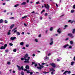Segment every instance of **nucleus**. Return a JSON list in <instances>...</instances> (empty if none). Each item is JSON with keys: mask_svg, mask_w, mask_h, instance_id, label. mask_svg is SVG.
<instances>
[{"mask_svg": "<svg viewBox=\"0 0 75 75\" xmlns=\"http://www.w3.org/2000/svg\"><path fill=\"white\" fill-rule=\"evenodd\" d=\"M26 4V2H23V3L21 4V5H25Z\"/></svg>", "mask_w": 75, "mask_h": 75, "instance_id": "obj_14", "label": "nucleus"}, {"mask_svg": "<svg viewBox=\"0 0 75 75\" xmlns=\"http://www.w3.org/2000/svg\"><path fill=\"white\" fill-rule=\"evenodd\" d=\"M17 30H15V31H14L13 33H16V34H17V35H20V32L17 31Z\"/></svg>", "mask_w": 75, "mask_h": 75, "instance_id": "obj_2", "label": "nucleus"}, {"mask_svg": "<svg viewBox=\"0 0 75 75\" xmlns=\"http://www.w3.org/2000/svg\"><path fill=\"white\" fill-rule=\"evenodd\" d=\"M17 27H16L14 29H13L12 30V31H14V30H16V29H17Z\"/></svg>", "mask_w": 75, "mask_h": 75, "instance_id": "obj_36", "label": "nucleus"}, {"mask_svg": "<svg viewBox=\"0 0 75 75\" xmlns=\"http://www.w3.org/2000/svg\"><path fill=\"white\" fill-rule=\"evenodd\" d=\"M26 47H29V45H28V44H27L26 45Z\"/></svg>", "mask_w": 75, "mask_h": 75, "instance_id": "obj_50", "label": "nucleus"}, {"mask_svg": "<svg viewBox=\"0 0 75 75\" xmlns=\"http://www.w3.org/2000/svg\"><path fill=\"white\" fill-rule=\"evenodd\" d=\"M10 31H11V30H9V31L8 32L7 35H10V34H11V33H10Z\"/></svg>", "mask_w": 75, "mask_h": 75, "instance_id": "obj_12", "label": "nucleus"}, {"mask_svg": "<svg viewBox=\"0 0 75 75\" xmlns=\"http://www.w3.org/2000/svg\"><path fill=\"white\" fill-rule=\"evenodd\" d=\"M10 64H11V63H10V62H7V64H8V65H10Z\"/></svg>", "mask_w": 75, "mask_h": 75, "instance_id": "obj_40", "label": "nucleus"}, {"mask_svg": "<svg viewBox=\"0 0 75 75\" xmlns=\"http://www.w3.org/2000/svg\"><path fill=\"white\" fill-rule=\"evenodd\" d=\"M50 65H51L52 67H53V68H55L56 67L55 64H54V63H52V64H50Z\"/></svg>", "mask_w": 75, "mask_h": 75, "instance_id": "obj_5", "label": "nucleus"}, {"mask_svg": "<svg viewBox=\"0 0 75 75\" xmlns=\"http://www.w3.org/2000/svg\"><path fill=\"white\" fill-rule=\"evenodd\" d=\"M17 67H18V70L19 71L21 70V68H20V67L18 66V65H17Z\"/></svg>", "mask_w": 75, "mask_h": 75, "instance_id": "obj_16", "label": "nucleus"}, {"mask_svg": "<svg viewBox=\"0 0 75 75\" xmlns=\"http://www.w3.org/2000/svg\"><path fill=\"white\" fill-rule=\"evenodd\" d=\"M73 8H75V5L73 6Z\"/></svg>", "mask_w": 75, "mask_h": 75, "instance_id": "obj_63", "label": "nucleus"}, {"mask_svg": "<svg viewBox=\"0 0 75 75\" xmlns=\"http://www.w3.org/2000/svg\"><path fill=\"white\" fill-rule=\"evenodd\" d=\"M3 23V19L0 20V23Z\"/></svg>", "mask_w": 75, "mask_h": 75, "instance_id": "obj_18", "label": "nucleus"}, {"mask_svg": "<svg viewBox=\"0 0 75 75\" xmlns=\"http://www.w3.org/2000/svg\"><path fill=\"white\" fill-rule=\"evenodd\" d=\"M29 59H30V57H28V61H29Z\"/></svg>", "mask_w": 75, "mask_h": 75, "instance_id": "obj_58", "label": "nucleus"}, {"mask_svg": "<svg viewBox=\"0 0 75 75\" xmlns=\"http://www.w3.org/2000/svg\"><path fill=\"white\" fill-rule=\"evenodd\" d=\"M34 64H35V62H32L31 65H33Z\"/></svg>", "mask_w": 75, "mask_h": 75, "instance_id": "obj_45", "label": "nucleus"}, {"mask_svg": "<svg viewBox=\"0 0 75 75\" xmlns=\"http://www.w3.org/2000/svg\"><path fill=\"white\" fill-rule=\"evenodd\" d=\"M0 49H1V50H4V49H6V48L4 47L3 46H2L0 47Z\"/></svg>", "mask_w": 75, "mask_h": 75, "instance_id": "obj_10", "label": "nucleus"}, {"mask_svg": "<svg viewBox=\"0 0 75 75\" xmlns=\"http://www.w3.org/2000/svg\"><path fill=\"white\" fill-rule=\"evenodd\" d=\"M47 15H48V13H45L44 16H47Z\"/></svg>", "mask_w": 75, "mask_h": 75, "instance_id": "obj_43", "label": "nucleus"}, {"mask_svg": "<svg viewBox=\"0 0 75 75\" xmlns=\"http://www.w3.org/2000/svg\"><path fill=\"white\" fill-rule=\"evenodd\" d=\"M75 11V10H72L71 11V13H74V12Z\"/></svg>", "mask_w": 75, "mask_h": 75, "instance_id": "obj_33", "label": "nucleus"}, {"mask_svg": "<svg viewBox=\"0 0 75 75\" xmlns=\"http://www.w3.org/2000/svg\"><path fill=\"white\" fill-rule=\"evenodd\" d=\"M65 28H64V29H65L66 27H68V25H65L64 26Z\"/></svg>", "mask_w": 75, "mask_h": 75, "instance_id": "obj_35", "label": "nucleus"}, {"mask_svg": "<svg viewBox=\"0 0 75 75\" xmlns=\"http://www.w3.org/2000/svg\"><path fill=\"white\" fill-rule=\"evenodd\" d=\"M71 20H69L68 21V23H70V22H71Z\"/></svg>", "mask_w": 75, "mask_h": 75, "instance_id": "obj_61", "label": "nucleus"}, {"mask_svg": "<svg viewBox=\"0 0 75 75\" xmlns=\"http://www.w3.org/2000/svg\"><path fill=\"white\" fill-rule=\"evenodd\" d=\"M23 35H24V32H22L21 33Z\"/></svg>", "mask_w": 75, "mask_h": 75, "instance_id": "obj_60", "label": "nucleus"}, {"mask_svg": "<svg viewBox=\"0 0 75 75\" xmlns=\"http://www.w3.org/2000/svg\"><path fill=\"white\" fill-rule=\"evenodd\" d=\"M68 46H69V45L68 44H67V45H64V48H65L66 47H68Z\"/></svg>", "mask_w": 75, "mask_h": 75, "instance_id": "obj_21", "label": "nucleus"}, {"mask_svg": "<svg viewBox=\"0 0 75 75\" xmlns=\"http://www.w3.org/2000/svg\"><path fill=\"white\" fill-rule=\"evenodd\" d=\"M54 71V68H51L50 69V71Z\"/></svg>", "mask_w": 75, "mask_h": 75, "instance_id": "obj_26", "label": "nucleus"}, {"mask_svg": "<svg viewBox=\"0 0 75 75\" xmlns=\"http://www.w3.org/2000/svg\"><path fill=\"white\" fill-rule=\"evenodd\" d=\"M27 17V16H24V17H22V18L23 19L24 18H26V17Z\"/></svg>", "mask_w": 75, "mask_h": 75, "instance_id": "obj_22", "label": "nucleus"}, {"mask_svg": "<svg viewBox=\"0 0 75 75\" xmlns=\"http://www.w3.org/2000/svg\"><path fill=\"white\" fill-rule=\"evenodd\" d=\"M19 6V4H17L14 5V7H18Z\"/></svg>", "mask_w": 75, "mask_h": 75, "instance_id": "obj_20", "label": "nucleus"}, {"mask_svg": "<svg viewBox=\"0 0 75 75\" xmlns=\"http://www.w3.org/2000/svg\"><path fill=\"white\" fill-rule=\"evenodd\" d=\"M43 73V74H47V73H49V72H46V71H44Z\"/></svg>", "mask_w": 75, "mask_h": 75, "instance_id": "obj_32", "label": "nucleus"}, {"mask_svg": "<svg viewBox=\"0 0 75 75\" xmlns=\"http://www.w3.org/2000/svg\"><path fill=\"white\" fill-rule=\"evenodd\" d=\"M74 21H72L71 22V24H72V23H73V22H74Z\"/></svg>", "mask_w": 75, "mask_h": 75, "instance_id": "obj_57", "label": "nucleus"}, {"mask_svg": "<svg viewBox=\"0 0 75 75\" xmlns=\"http://www.w3.org/2000/svg\"><path fill=\"white\" fill-rule=\"evenodd\" d=\"M41 37V35L40 34L39 35V37Z\"/></svg>", "mask_w": 75, "mask_h": 75, "instance_id": "obj_55", "label": "nucleus"}, {"mask_svg": "<svg viewBox=\"0 0 75 75\" xmlns=\"http://www.w3.org/2000/svg\"><path fill=\"white\" fill-rule=\"evenodd\" d=\"M72 47L71 46H70L69 47V48H72Z\"/></svg>", "mask_w": 75, "mask_h": 75, "instance_id": "obj_49", "label": "nucleus"}, {"mask_svg": "<svg viewBox=\"0 0 75 75\" xmlns=\"http://www.w3.org/2000/svg\"><path fill=\"white\" fill-rule=\"evenodd\" d=\"M38 65L39 67H41V68H44V66L41 65L40 64L38 63Z\"/></svg>", "mask_w": 75, "mask_h": 75, "instance_id": "obj_15", "label": "nucleus"}, {"mask_svg": "<svg viewBox=\"0 0 75 75\" xmlns=\"http://www.w3.org/2000/svg\"><path fill=\"white\" fill-rule=\"evenodd\" d=\"M24 62L25 63H29V62H30L28 61H24Z\"/></svg>", "mask_w": 75, "mask_h": 75, "instance_id": "obj_27", "label": "nucleus"}, {"mask_svg": "<svg viewBox=\"0 0 75 75\" xmlns=\"http://www.w3.org/2000/svg\"><path fill=\"white\" fill-rule=\"evenodd\" d=\"M14 26V24H13L12 25H11L10 27V28L11 29H12L13 28V27Z\"/></svg>", "mask_w": 75, "mask_h": 75, "instance_id": "obj_13", "label": "nucleus"}, {"mask_svg": "<svg viewBox=\"0 0 75 75\" xmlns=\"http://www.w3.org/2000/svg\"><path fill=\"white\" fill-rule=\"evenodd\" d=\"M20 44L21 45L23 46L24 45V43L23 42H21L20 43Z\"/></svg>", "mask_w": 75, "mask_h": 75, "instance_id": "obj_23", "label": "nucleus"}, {"mask_svg": "<svg viewBox=\"0 0 75 75\" xmlns=\"http://www.w3.org/2000/svg\"><path fill=\"white\" fill-rule=\"evenodd\" d=\"M24 59L25 61H28V59L26 58H25Z\"/></svg>", "mask_w": 75, "mask_h": 75, "instance_id": "obj_53", "label": "nucleus"}, {"mask_svg": "<svg viewBox=\"0 0 75 75\" xmlns=\"http://www.w3.org/2000/svg\"><path fill=\"white\" fill-rule=\"evenodd\" d=\"M9 45H10V46H13V43H9Z\"/></svg>", "mask_w": 75, "mask_h": 75, "instance_id": "obj_34", "label": "nucleus"}, {"mask_svg": "<svg viewBox=\"0 0 75 75\" xmlns=\"http://www.w3.org/2000/svg\"><path fill=\"white\" fill-rule=\"evenodd\" d=\"M28 54H26V55H25L24 58H27V57H28Z\"/></svg>", "mask_w": 75, "mask_h": 75, "instance_id": "obj_17", "label": "nucleus"}, {"mask_svg": "<svg viewBox=\"0 0 75 75\" xmlns=\"http://www.w3.org/2000/svg\"><path fill=\"white\" fill-rule=\"evenodd\" d=\"M35 41H36V42H38V40H37V39H35Z\"/></svg>", "mask_w": 75, "mask_h": 75, "instance_id": "obj_48", "label": "nucleus"}, {"mask_svg": "<svg viewBox=\"0 0 75 75\" xmlns=\"http://www.w3.org/2000/svg\"><path fill=\"white\" fill-rule=\"evenodd\" d=\"M21 69L22 70H24V69L23 68V66H22L21 67Z\"/></svg>", "mask_w": 75, "mask_h": 75, "instance_id": "obj_41", "label": "nucleus"}, {"mask_svg": "<svg viewBox=\"0 0 75 75\" xmlns=\"http://www.w3.org/2000/svg\"><path fill=\"white\" fill-rule=\"evenodd\" d=\"M7 44H5L4 45V47H5V48H6V47H7Z\"/></svg>", "mask_w": 75, "mask_h": 75, "instance_id": "obj_29", "label": "nucleus"}, {"mask_svg": "<svg viewBox=\"0 0 75 75\" xmlns=\"http://www.w3.org/2000/svg\"><path fill=\"white\" fill-rule=\"evenodd\" d=\"M50 41V42H51L50 43V45H52L53 44V42H54V41H53V38H51Z\"/></svg>", "mask_w": 75, "mask_h": 75, "instance_id": "obj_3", "label": "nucleus"}, {"mask_svg": "<svg viewBox=\"0 0 75 75\" xmlns=\"http://www.w3.org/2000/svg\"><path fill=\"white\" fill-rule=\"evenodd\" d=\"M4 22H5V24H7L8 23V22L7 20H5Z\"/></svg>", "mask_w": 75, "mask_h": 75, "instance_id": "obj_30", "label": "nucleus"}, {"mask_svg": "<svg viewBox=\"0 0 75 75\" xmlns=\"http://www.w3.org/2000/svg\"><path fill=\"white\" fill-rule=\"evenodd\" d=\"M5 52H8V50H5Z\"/></svg>", "mask_w": 75, "mask_h": 75, "instance_id": "obj_51", "label": "nucleus"}, {"mask_svg": "<svg viewBox=\"0 0 75 75\" xmlns=\"http://www.w3.org/2000/svg\"><path fill=\"white\" fill-rule=\"evenodd\" d=\"M67 72H68V74H71V71H66L63 74L64 75L67 73Z\"/></svg>", "mask_w": 75, "mask_h": 75, "instance_id": "obj_6", "label": "nucleus"}, {"mask_svg": "<svg viewBox=\"0 0 75 75\" xmlns=\"http://www.w3.org/2000/svg\"><path fill=\"white\" fill-rule=\"evenodd\" d=\"M27 71V69H24V71H25H25Z\"/></svg>", "mask_w": 75, "mask_h": 75, "instance_id": "obj_47", "label": "nucleus"}, {"mask_svg": "<svg viewBox=\"0 0 75 75\" xmlns=\"http://www.w3.org/2000/svg\"><path fill=\"white\" fill-rule=\"evenodd\" d=\"M37 68L38 69H40L41 70L42 68H43V67H37Z\"/></svg>", "mask_w": 75, "mask_h": 75, "instance_id": "obj_11", "label": "nucleus"}, {"mask_svg": "<svg viewBox=\"0 0 75 75\" xmlns=\"http://www.w3.org/2000/svg\"><path fill=\"white\" fill-rule=\"evenodd\" d=\"M61 30V29H60V28H59L57 31V32L59 34H61V30Z\"/></svg>", "mask_w": 75, "mask_h": 75, "instance_id": "obj_8", "label": "nucleus"}, {"mask_svg": "<svg viewBox=\"0 0 75 75\" xmlns=\"http://www.w3.org/2000/svg\"><path fill=\"white\" fill-rule=\"evenodd\" d=\"M40 20H42V17L40 16Z\"/></svg>", "mask_w": 75, "mask_h": 75, "instance_id": "obj_38", "label": "nucleus"}, {"mask_svg": "<svg viewBox=\"0 0 75 75\" xmlns=\"http://www.w3.org/2000/svg\"><path fill=\"white\" fill-rule=\"evenodd\" d=\"M13 51L14 52H16V49H14L13 50Z\"/></svg>", "mask_w": 75, "mask_h": 75, "instance_id": "obj_37", "label": "nucleus"}, {"mask_svg": "<svg viewBox=\"0 0 75 75\" xmlns=\"http://www.w3.org/2000/svg\"><path fill=\"white\" fill-rule=\"evenodd\" d=\"M75 29H74L73 30V31L72 32V33H73V34H75Z\"/></svg>", "mask_w": 75, "mask_h": 75, "instance_id": "obj_19", "label": "nucleus"}, {"mask_svg": "<svg viewBox=\"0 0 75 75\" xmlns=\"http://www.w3.org/2000/svg\"><path fill=\"white\" fill-rule=\"evenodd\" d=\"M50 55H51V53H49L48 55V56H50Z\"/></svg>", "mask_w": 75, "mask_h": 75, "instance_id": "obj_64", "label": "nucleus"}, {"mask_svg": "<svg viewBox=\"0 0 75 75\" xmlns=\"http://www.w3.org/2000/svg\"><path fill=\"white\" fill-rule=\"evenodd\" d=\"M69 40V38H67L65 39L66 41H68V40Z\"/></svg>", "mask_w": 75, "mask_h": 75, "instance_id": "obj_52", "label": "nucleus"}, {"mask_svg": "<svg viewBox=\"0 0 75 75\" xmlns=\"http://www.w3.org/2000/svg\"><path fill=\"white\" fill-rule=\"evenodd\" d=\"M74 63V62H72L71 63V65H73Z\"/></svg>", "mask_w": 75, "mask_h": 75, "instance_id": "obj_31", "label": "nucleus"}, {"mask_svg": "<svg viewBox=\"0 0 75 75\" xmlns=\"http://www.w3.org/2000/svg\"><path fill=\"white\" fill-rule=\"evenodd\" d=\"M67 35L68 36H69L71 38H74V36H73V34L72 33H69Z\"/></svg>", "mask_w": 75, "mask_h": 75, "instance_id": "obj_4", "label": "nucleus"}, {"mask_svg": "<svg viewBox=\"0 0 75 75\" xmlns=\"http://www.w3.org/2000/svg\"><path fill=\"white\" fill-rule=\"evenodd\" d=\"M24 25L25 26H27V24L26 23H24Z\"/></svg>", "mask_w": 75, "mask_h": 75, "instance_id": "obj_56", "label": "nucleus"}, {"mask_svg": "<svg viewBox=\"0 0 75 75\" xmlns=\"http://www.w3.org/2000/svg\"><path fill=\"white\" fill-rule=\"evenodd\" d=\"M25 68L26 69H30V67H29V65H26Z\"/></svg>", "mask_w": 75, "mask_h": 75, "instance_id": "obj_9", "label": "nucleus"}, {"mask_svg": "<svg viewBox=\"0 0 75 75\" xmlns=\"http://www.w3.org/2000/svg\"><path fill=\"white\" fill-rule=\"evenodd\" d=\"M24 72H23V71H22L21 72V74L22 75H24Z\"/></svg>", "mask_w": 75, "mask_h": 75, "instance_id": "obj_44", "label": "nucleus"}, {"mask_svg": "<svg viewBox=\"0 0 75 75\" xmlns=\"http://www.w3.org/2000/svg\"><path fill=\"white\" fill-rule=\"evenodd\" d=\"M44 7L46 8L47 9V10H49V5H48V4H45Z\"/></svg>", "mask_w": 75, "mask_h": 75, "instance_id": "obj_1", "label": "nucleus"}, {"mask_svg": "<svg viewBox=\"0 0 75 75\" xmlns=\"http://www.w3.org/2000/svg\"><path fill=\"white\" fill-rule=\"evenodd\" d=\"M16 39V37H11V40H12L13 41L15 39Z\"/></svg>", "mask_w": 75, "mask_h": 75, "instance_id": "obj_7", "label": "nucleus"}, {"mask_svg": "<svg viewBox=\"0 0 75 75\" xmlns=\"http://www.w3.org/2000/svg\"><path fill=\"white\" fill-rule=\"evenodd\" d=\"M27 73H28V74H29V73H30V70H27Z\"/></svg>", "mask_w": 75, "mask_h": 75, "instance_id": "obj_39", "label": "nucleus"}, {"mask_svg": "<svg viewBox=\"0 0 75 75\" xmlns=\"http://www.w3.org/2000/svg\"><path fill=\"white\" fill-rule=\"evenodd\" d=\"M37 66H38L37 64L36 63H35V67H37Z\"/></svg>", "mask_w": 75, "mask_h": 75, "instance_id": "obj_42", "label": "nucleus"}, {"mask_svg": "<svg viewBox=\"0 0 75 75\" xmlns=\"http://www.w3.org/2000/svg\"><path fill=\"white\" fill-rule=\"evenodd\" d=\"M29 73H30V75H32V74H33V72H30Z\"/></svg>", "mask_w": 75, "mask_h": 75, "instance_id": "obj_46", "label": "nucleus"}, {"mask_svg": "<svg viewBox=\"0 0 75 75\" xmlns=\"http://www.w3.org/2000/svg\"><path fill=\"white\" fill-rule=\"evenodd\" d=\"M22 49L23 50H25V47H24L22 48Z\"/></svg>", "mask_w": 75, "mask_h": 75, "instance_id": "obj_62", "label": "nucleus"}, {"mask_svg": "<svg viewBox=\"0 0 75 75\" xmlns=\"http://www.w3.org/2000/svg\"><path fill=\"white\" fill-rule=\"evenodd\" d=\"M70 44H71V45L73 44H74V42H73V41H70Z\"/></svg>", "mask_w": 75, "mask_h": 75, "instance_id": "obj_24", "label": "nucleus"}, {"mask_svg": "<svg viewBox=\"0 0 75 75\" xmlns=\"http://www.w3.org/2000/svg\"><path fill=\"white\" fill-rule=\"evenodd\" d=\"M21 60L22 61H23V60H24V58H21Z\"/></svg>", "mask_w": 75, "mask_h": 75, "instance_id": "obj_54", "label": "nucleus"}, {"mask_svg": "<svg viewBox=\"0 0 75 75\" xmlns=\"http://www.w3.org/2000/svg\"><path fill=\"white\" fill-rule=\"evenodd\" d=\"M45 63H42V65H45Z\"/></svg>", "mask_w": 75, "mask_h": 75, "instance_id": "obj_59", "label": "nucleus"}, {"mask_svg": "<svg viewBox=\"0 0 75 75\" xmlns=\"http://www.w3.org/2000/svg\"><path fill=\"white\" fill-rule=\"evenodd\" d=\"M44 12H45V10L44 9L41 12V14H42V13H43Z\"/></svg>", "mask_w": 75, "mask_h": 75, "instance_id": "obj_25", "label": "nucleus"}, {"mask_svg": "<svg viewBox=\"0 0 75 75\" xmlns=\"http://www.w3.org/2000/svg\"><path fill=\"white\" fill-rule=\"evenodd\" d=\"M53 30V28L52 27H51L50 28V31H52Z\"/></svg>", "mask_w": 75, "mask_h": 75, "instance_id": "obj_28", "label": "nucleus"}]
</instances>
